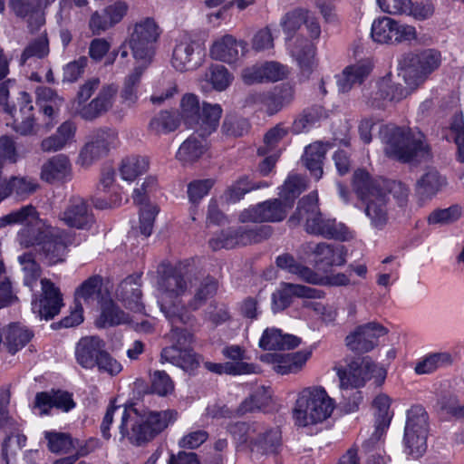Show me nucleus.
<instances>
[{"label":"nucleus","mask_w":464,"mask_h":464,"mask_svg":"<svg viewBox=\"0 0 464 464\" xmlns=\"http://www.w3.org/2000/svg\"><path fill=\"white\" fill-rule=\"evenodd\" d=\"M116 415L121 417L119 430L121 439H127L134 445L152 440L178 418V412L174 410L151 411L140 414L132 407L110 405L101 424L102 434L106 440L111 438L110 428Z\"/></svg>","instance_id":"obj_1"},{"label":"nucleus","mask_w":464,"mask_h":464,"mask_svg":"<svg viewBox=\"0 0 464 464\" xmlns=\"http://www.w3.org/2000/svg\"><path fill=\"white\" fill-rule=\"evenodd\" d=\"M353 189L363 203V212L371 227L376 231L384 230L392 219V211L383 181L371 177L363 169H357L353 178Z\"/></svg>","instance_id":"obj_2"},{"label":"nucleus","mask_w":464,"mask_h":464,"mask_svg":"<svg viewBox=\"0 0 464 464\" xmlns=\"http://www.w3.org/2000/svg\"><path fill=\"white\" fill-rule=\"evenodd\" d=\"M304 224V229L309 234L320 235L324 237L334 238L342 241L353 237V233L343 223H337L335 219L324 218L318 208V197L316 193H311L304 197L298 203L295 211L288 219L291 227Z\"/></svg>","instance_id":"obj_3"},{"label":"nucleus","mask_w":464,"mask_h":464,"mask_svg":"<svg viewBox=\"0 0 464 464\" xmlns=\"http://www.w3.org/2000/svg\"><path fill=\"white\" fill-rule=\"evenodd\" d=\"M385 154L402 162H410L424 158L429 153L421 132L395 124H383L379 130Z\"/></svg>","instance_id":"obj_4"},{"label":"nucleus","mask_w":464,"mask_h":464,"mask_svg":"<svg viewBox=\"0 0 464 464\" xmlns=\"http://www.w3.org/2000/svg\"><path fill=\"white\" fill-rule=\"evenodd\" d=\"M189 285V278L176 270L160 277L158 283L159 304L169 322L187 324L191 320V314L181 300Z\"/></svg>","instance_id":"obj_5"},{"label":"nucleus","mask_w":464,"mask_h":464,"mask_svg":"<svg viewBox=\"0 0 464 464\" xmlns=\"http://www.w3.org/2000/svg\"><path fill=\"white\" fill-rule=\"evenodd\" d=\"M336 403L322 386L303 389L293 411L295 424L300 427L314 425L331 417Z\"/></svg>","instance_id":"obj_6"},{"label":"nucleus","mask_w":464,"mask_h":464,"mask_svg":"<svg viewBox=\"0 0 464 464\" xmlns=\"http://www.w3.org/2000/svg\"><path fill=\"white\" fill-rule=\"evenodd\" d=\"M95 93L96 96L78 111L80 117L85 121H93L111 111L118 88L113 83L101 85V80L98 77H92L80 86L77 93L78 102H86Z\"/></svg>","instance_id":"obj_7"},{"label":"nucleus","mask_w":464,"mask_h":464,"mask_svg":"<svg viewBox=\"0 0 464 464\" xmlns=\"http://www.w3.org/2000/svg\"><path fill=\"white\" fill-rule=\"evenodd\" d=\"M236 440L246 444L252 452L261 455L275 454L281 445V431L277 427H267L258 422H240L231 426Z\"/></svg>","instance_id":"obj_8"},{"label":"nucleus","mask_w":464,"mask_h":464,"mask_svg":"<svg viewBox=\"0 0 464 464\" xmlns=\"http://www.w3.org/2000/svg\"><path fill=\"white\" fill-rule=\"evenodd\" d=\"M160 31L155 21L145 18L130 30L126 44L131 51L135 64L150 67L156 53V44Z\"/></svg>","instance_id":"obj_9"},{"label":"nucleus","mask_w":464,"mask_h":464,"mask_svg":"<svg viewBox=\"0 0 464 464\" xmlns=\"http://www.w3.org/2000/svg\"><path fill=\"white\" fill-rule=\"evenodd\" d=\"M337 376L342 391L360 389L373 379L377 386L382 385L387 376V371L374 362L370 357L357 358L347 366L337 369Z\"/></svg>","instance_id":"obj_10"},{"label":"nucleus","mask_w":464,"mask_h":464,"mask_svg":"<svg viewBox=\"0 0 464 464\" xmlns=\"http://www.w3.org/2000/svg\"><path fill=\"white\" fill-rule=\"evenodd\" d=\"M440 63L441 53L435 49L407 54L401 62L403 80L410 89H415L423 83Z\"/></svg>","instance_id":"obj_11"},{"label":"nucleus","mask_w":464,"mask_h":464,"mask_svg":"<svg viewBox=\"0 0 464 464\" xmlns=\"http://www.w3.org/2000/svg\"><path fill=\"white\" fill-rule=\"evenodd\" d=\"M119 145V134L116 130L111 128L99 129L92 132L90 140L80 151L78 164L88 168Z\"/></svg>","instance_id":"obj_12"},{"label":"nucleus","mask_w":464,"mask_h":464,"mask_svg":"<svg viewBox=\"0 0 464 464\" xmlns=\"http://www.w3.org/2000/svg\"><path fill=\"white\" fill-rule=\"evenodd\" d=\"M205 55V49L200 43L182 34L175 40L171 64L179 72L193 71L203 64Z\"/></svg>","instance_id":"obj_13"},{"label":"nucleus","mask_w":464,"mask_h":464,"mask_svg":"<svg viewBox=\"0 0 464 464\" xmlns=\"http://www.w3.org/2000/svg\"><path fill=\"white\" fill-rule=\"evenodd\" d=\"M387 328L376 322L367 323L355 327L346 337V346L354 353H366L372 351L380 337L386 335Z\"/></svg>","instance_id":"obj_14"},{"label":"nucleus","mask_w":464,"mask_h":464,"mask_svg":"<svg viewBox=\"0 0 464 464\" xmlns=\"http://www.w3.org/2000/svg\"><path fill=\"white\" fill-rule=\"evenodd\" d=\"M291 208V203L282 199H270L245 209L240 214L242 222H280Z\"/></svg>","instance_id":"obj_15"},{"label":"nucleus","mask_w":464,"mask_h":464,"mask_svg":"<svg viewBox=\"0 0 464 464\" xmlns=\"http://www.w3.org/2000/svg\"><path fill=\"white\" fill-rule=\"evenodd\" d=\"M246 43L237 40L231 34L216 38L209 47V55L213 60L232 64L244 55Z\"/></svg>","instance_id":"obj_16"},{"label":"nucleus","mask_w":464,"mask_h":464,"mask_svg":"<svg viewBox=\"0 0 464 464\" xmlns=\"http://www.w3.org/2000/svg\"><path fill=\"white\" fill-rule=\"evenodd\" d=\"M43 298L32 302V310L41 319L53 318L63 305L59 289L49 279L41 280Z\"/></svg>","instance_id":"obj_17"},{"label":"nucleus","mask_w":464,"mask_h":464,"mask_svg":"<svg viewBox=\"0 0 464 464\" xmlns=\"http://www.w3.org/2000/svg\"><path fill=\"white\" fill-rule=\"evenodd\" d=\"M51 231L40 246L49 264L55 265L64 260L67 247L73 243L74 236L53 227Z\"/></svg>","instance_id":"obj_18"},{"label":"nucleus","mask_w":464,"mask_h":464,"mask_svg":"<svg viewBox=\"0 0 464 464\" xmlns=\"http://www.w3.org/2000/svg\"><path fill=\"white\" fill-rule=\"evenodd\" d=\"M294 296L300 298L320 299L324 296L321 290L298 284L282 283L273 294V309L281 311L288 307Z\"/></svg>","instance_id":"obj_19"},{"label":"nucleus","mask_w":464,"mask_h":464,"mask_svg":"<svg viewBox=\"0 0 464 464\" xmlns=\"http://www.w3.org/2000/svg\"><path fill=\"white\" fill-rule=\"evenodd\" d=\"M127 12L128 5L126 3L115 2L107 5L102 13H93L89 21V28L93 34H101L119 24Z\"/></svg>","instance_id":"obj_20"},{"label":"nucleus","mask_w":464,"mask_h":464,"mask_svg":"<svg viewBox=\"0 0 464 464\" xmlns=\"http://www.w3.org/2000/svg\"><path fill=\"white\" fill-rule=\"evenodd\" d=\"M61 220L77 229H89L94 222L87 202L81 197H72L70 199L68 207L61 214Z\"/></svg>","instance_id":"obj_21"},{"label":"nucleus","mask_w":464,"mask_h":464,"mask_svg":"<svg viewBox=\"0 0 464 464\" xmlns=\"http://www.w3.org/2000/svg\"><path fill=\"white\" fill-rule=\"evenodd\" d=\"M106 347L105 342L98 336H85L75 347V359L79 365L92 370Z\"/></svg>","instance_id":"obj_22"},{"label":"nucleus","mask_w":464,"mask_h":464,"mask_svg":"<svg viewBox=\"0 0 464 464\" xmlns=\"http://www.w3.org/2000/svg\"><path fill=\"white\" fill-rule=\"evenodd\" d=\"M447 184L446 177L435 169H428L417 179L415 192L420 200H430L441 192Z\"/></svg>","instance_id":"obj_23"},{"label":"nucleus","mask_w":464,"mask_h":464,"mask_svg":"<svg viewBox=\"0 0 464 464\" xmlns=\"http://www.w3.org/2000/svg\"><path fill=\"white\" fill-rule=\"evenodd\" d=\"M72 177V166L64 154H58L47 160L42 166L41 178L47 182L68 181Z\"/></svg>","instance_id":"obj_24"},{"label":"nucleus","mask_w":464,"mask_h":464,"mask_svg":"<svg viewBox=\"0 0 464 464\" xmlns=\"http://www.w3.org/2000/svg\"><path fill=\"white\" fill-rule=\"evenodd\" d=\"M73 407L74 402L71 395L65 392H38L35 396L34 408L39 415L48 414L52 408L68 411Z\"/></svg>","instance_id":"obj_25"},{"label":"nucleus","mask_w":464,"mask_h":464,"mask_svg":"<svg viewBox=\"0 0 464 464\" xmlns=\"http://www.w3.org/2000/svg\"><path fill=\"white\" fill-rule=\"evenodd\" d=\"M76 125L71 121L62 123L55 133L41 141L44 152H55L64 149L75 141Z\"/></svg>","instance_id":"obj_26"},{"label":"nucleus","mask_w":464,"mask_h":464,"mask_svg":"<svg viewBox=\"0 0 464 464\" xmlns=\"http://www.w3.org/2000/svg\"><path fill=\"white\" fill-rule=\"evenodd\" d=\"M117 297L121 300L125 306L135 313H142L144 305L140 301L141 290L140 276H129L124 279L116 290Z\"/></svg>","instance_id":"obj_27"},{"label":"nucleus","mask_w":464,"mask_h":464,"mask_svg":"<svg viewBox=\"0 0 464 464\" xmlns=\"http://www.w3.org/2000/svg\"><path fill=\"white\" fill-rule=\"evenodd\" d=\"M149 67L135 64L133 69L126 75L120 92L121 102L129 108L137 105L140 99L139 88L141 78Z\"/></svg>","instance_id":"obj_28"},{"label":"nucleus","mask_w":464,"mask_h":464,"mask_svg":"<svg viewBox=\"0 0 464 464\" xmlns=\"http://www.w3.org/2000/svg\"><path fill=\"white\" fill-rule=\"evenodd\" d=\"M372 66L370 63L365 61L347 66L343 72L337 76L339 92H347L354 85L361 84L370 74Z\"/></svg>","instance_id":"obj_29"},{"label":"nucleus","mask_w":464,"mask_h":464,"mask_svg":"<svg viewBox=\"0 0 464 464\" xmlns=\"http://www.w3.org/2000/svg\"><path fill=\"white\" fill-rule=\"evenodd\" d=\"M223 110L218 103L203 102L199 119L194 127L201 137H206L213 133L218 126L222 116Z\"/></svg>","instance_id":"obj_30"},{"label":"nucleus","mask_w":464,"mask_h":464,"mask_svg":"<svg viewBox=\"0 0 464 464\" xmlns=\"http://www.w3.org/2000/svg\"><path fill=\"white\" fill-rule=\"evenodd\" d=\"M301 343V339L292 334H282L276 328L265 330L259 341V345L265 350L294 349Z\"/></svg>","instance_id":"obj_31"},{"label":"nucleus","mask_w":464,"mask_h":464,"mask_svg":"<svg viewBox=\"0 0 464 464\" xmlns=\"http://www.w3.org/2000/svg\"><path fill=\"white\" fill-rule=\"evenodd\" d=\"M52 227L48 226L38 217L35 220L25 225L18 233L17 240L24 247H30L35 245H41L43 240L47 237Z\"/></svg>","instance_id":"obj_32"},{"label":"nucleus","mask_w":464,"mask_h":464,"mask_svg":"<svg viewBox=\"0 0 464 464\" xmlns=\"http://www.w3.org/2000/svg\"><path fill=\"white\" fill-rule=\"evenodd\" d=\"M75 303L82 306H93L104 302L102 298V278L92 276L85 280L75 291Z\"/></svg>","instance_id":"obj_33"},{"label":"nucleus","mask_w":464,"mask_h":464,"mask_svg":"<svg viewBox=\"0 0 464 464\" xmlns=\"http://www.w3.org/2000/svg\"><path fill=\"white\" fill-rule=\"evenodd\" d=\"M372 406L375 411L373 437L375 440H378L385 434L392 418V413L390 411L391 400L385 394H379L373 400Z\"/></svg>","instance_id":"obj_34"},{"label":"nucleus","mask_w":464,"mask_h":464,"mask_svg":"<svg viewBox=\"0 0 464 464\" xmlns=\"http://www.w3.org/2000/svg\"><path fill=\"white\" fill-rule=\"evenodd\" d=\"M19 104L20 119L14 120L13 128L22 135L32 134L34 130L35 122L33 116L34 106L31 96L25 92H21Z\"/></svg>","instance_id":"obj_35"},{"label":"nucleus","mask_w":464,"mask_h":464,"mask_svg":"<svg viewBox=\"0 0 464 464\" xmlns=\"http://www.w3.org/2000/svg\"><path fill=\"white\" fill-rule=\"evenodd\" d=\"M150 159L144 155H129L122 159L119 171L122 179L134 181L139 176L148 171Z\"/></svg>","instance_id":"obj_36"},{"label":"nucleus","mask_w":464,"mask_h":464,"mask_svg":"<svg viewBox=\"0 0 464 464\" xmlns=\"http://www.w3.org/2000/svg\"><path fill=\"white\" fill-rule=\"evenodd\" d=\"M327 148L321 142H314L305 148L302 160L310 171L311 175L316 179L323 176V162L325 157Z\"/></svg>","instance_id":"obj_37"},{"label":"nucleus","mask_w":464,"mask_h":464,"mask_svg":"<svg viewBox=\"0 0 464 464\" xmlns=\"http://www.w3.org/2000/svg\"><path fill=\"white\" fill-rule=\"evenodd\" d=\"M206 150V140L191 135L179 146L176 158L183 164L192 163L198 160Z\"/></svg>","instance_id":"obj_38"},{"label":"nucleus","mask_w":464,"mask_h":464,"mask_svg":"<svg viewBox=\"0 0 464 464\" xmlns=\"http://www.w3.org/2000/svg\"><path fill=\"white\" fill-rule=\"evenodd\" d=\"M316 266H342L344 264L345 259L343 255L342 249L339 247H333L331 245L325 243L317 244L311 249Z\"/></svg>","instance_id":"obj_39"},{"label":"nucleus","mask_w":464,"mask_h":464,"mask_svg":"<svg viewBox=\"0 0 464 464\" xmlns=\"http://www.w3.org/2000/svg\"><path fill=\"white\" fill-rule=\"evenodd\" d=\"M453 361V355L449 352L430 353L416 364L415 372L418 374H429L440 368L451 365Z\"/></svg>","instance_id":"obj_40"},{"label":"nucleus","mask_w":464,"mask_h":464,"mask_svg":"<svg viewBox=\"0 0 464 464\" xmlns=\"http://www.w3.org/2000/svg\"><path fill=\"white\" fill-rule=\"evenodd\" d=\"M234 77L232 73L223 65L213 64L208 68L202 76V81L211 84V87L218 92L227 90L232 83Z\"/></svg>","instance_id":"obj_41"},{"label":"nucleus","mask_w":464,"mask_h":464,"mask_svg":"<svg viewBox=\"0 0 464 464\" xmlns=\"http://www.w3.org/2000/svg\"><path fill=\"white\" fill-rule=\"evenodd\" d=\"M33 337V333L18 324H10L6 330L5 345L12 354L22 349Z\"/></svg>","instance_id":"obj_42"},{"label":"nucleus","mask_w":464,"mask_h":464,"mask_svg":"<svg viewBox=\"0 0 464 464\" xmlns=\"http://www.w3.org/2000/svg\"><path fill=\"white\" fill-rule=\"evenodd\" d=\"M179 126L176 115L168 111H160L155 114L148 124V131L154 135L168 134Z\"/></svg>","instance_id":"obj_43"},{"label":"nucleus","mask_w":464,"mask_h":464,"mask_svg":"<svg viewBox=\"0 0 464 464\" xmlns=\"http://www.w3.org/2000/svg\"><path fill=\"white\" fill-rule=\"evenodd\" d=\"M314 53V44L307 41H300L292 50V54L304 74L308 75L315 66Z\"/></svg>","instance_id":"obj_44"},{"label":"nucleus","mask_w":464,"mask_h":464,"mask_svg":"<svg viewBox=\"0 0 464 464\" xmlns=\"http://www.w3.org/2000/svg\"><path fill=\"white\" fill-rule=\"evenodd\" d=\"M201 105L198 97L192 93L185 94L180 101L179 116L188 126L194 128L199 119Z\"/></svg>","instance_id":"obj_45"},{"label":"nucleus","mask_w":464,"mask_h":464,"mask_svg":"<svg viewBox=\"0 0 464 464\" xmlns=\"http://www.w3.org/2000/svg\"><path fill=\"white\" fill-rule=\"evenodd\" d=\"M246 102L256 111L272 116L282 110L276 94L273 92L252 93L248 96Z\"/></svg>","instance_id":"obj_46"},{"label":"nucleus","mask_w":464,"mask_h":464,"mask_svg":"<svg viewBox=\"0 0 464 464\" xmlns=\"http://www.w3.org/2000/svg\"><path fill=\"white\" fill-rule=\"evenodd\" d=\"M205 368L216 373L225 372L228 374H250L260 372L259 367L246 362L226 363L206 362Z\"/></svg>","instance_id":"obj_47"},{"label":"nucleus","mask_w":464,"mask_h":464,"mask_svg":"<svg viewBox=\"0 0 464 464\" xmlns=\"http://www.w3.org/2000/svg\"><path fill=\"white\" fill-rule=\"evenodd\" d=\"M395 20L382 16L375 19L372 24V37L380 44H393Z\"/></svg>","instance_id":"obj_48"},{"label":"nucleus","mask_w":464,"mask_h":464,"mask_svg":"<svg viewBox=\"0 0 464 464\" xmlns=\"http://www.w3.org/2000/svg\"><path fill=\"white\" fill-rule=\"evenodd\" d=\"M129 323V316L119 309L111 300L102 303V314L98 324L102 327Z\"/></svg>","instance_id":"obj_49"},{"label":"nucleus","mask_w":464,"mask_h":464,"mask_svg":"<svg viewBox=\"0 0 464 464\" xmlns=\"http://www.w3.org/2000/svg\"><path fill=\"white\" fill-rule=\"evenodd\" d=\"M405 430L409 436L412 435V432L427 435L428 416L421 406H413L408 411Z\"/></svg>","instance_id":"obj_50"},{"label":"nucleus","mask_w":464,"mask_h":464,"mask_svg":"<svg viewBox=\"0 0 464 464\" xmlns=\"http://www.w3.org/2000/svg\"><path fill=\"white\" fill-rule=\"evenodd\" d=\"M462 209L458 205H452L447 208H438L430 212L427 218L430 225L446 226L456 222L460 218Z\"/></svg>","instance_id":"obj_51"},{"label":"nucleus","mask_w":464,"mask_h":464,"mask_svg":"<svg viewBox=\"0 0 464 464\" xmlns=\"http://www.w3.org/2000/svg\"><path fill=\"white\" fill-rule=\"evenodd\" d=\"M267 186L266 182L251 183L246 177H242L227 188L226 198L229 202H237L247 192Z\"/></svg>","instance_id":"obj_52"},{"label":"nucleus","mask_w":464,"mask_h":464,"mask_svg":"<svg viewBox=\"0 0 464 464\" xmlns=\"http://www.w3.org/2000/svg\"><path fill=\"white\" fill-rule=\"evenodd\" d=\"M218 289V282L211 277L203 279L197 289L194 297L189 301L188 307L191 310H198L207 299L212 297Z\"/></svg>","instance_id":"obj_53"},{"label":"nucleus","mask_w":464,"mask_h":464,"mask_svg":"<svg viewBox=\"0 0 464 464\" xmlns=\"http://www.w3.org/2000/svg\"><path fill=\"white\" fill-rule=\"evenodd\" d=\"M37 212L32 206H25L17 210L12 211L0 218V228L15 224L27 225L35 220Z\"/></svg>","instance_id":"obj_54"},{"label":"nucleus","mask_w":464,"mask_h":464,"mask_svg":"<svg viewBox=\"0 0 464 464\" xmlns=\"http://www.w3.org/2000/svg\"><path fill=\"white\" fill-rule=\"evenodd\" d=\"M178 92L177 84L165 78L160 79L154 85L150 101L154 105H160Z\"/></svg>","instance_id":"obj_55"},{"label":"nucleus","mask_w":464,"mask_h":464,"mask_svg":"<svg viewBox=\"0 0 464 464\" xmlns=\"http://www.w3.org/2000/svg\"><path fill=\"white\" fill-rule=\"evenodd\" d=\"M140 206V233L146 237L150 236L153 229L156 216L159 213L157 205L150 203L149 200Z\"/></svg>","instance_id":"obj_56"},{"label":"nucleus","mask_w":464,"mask_h":464,"mask_svg":"<svg viewBox=\"0 0 464 464\" xmlns=\"http://www.w3.org/2000/svg\"><path fill=\"white\" fill-rule=\"evenodd\" d=\"M305 189V181L303 178L293 175L290 176L280 190V197L284 198L285 203H291V207L293 206L294 199Z\"/></svg>","instance_id":"obj_57"},{"label":"nucleus","mask_w":464,"mask_h":464,"mask_svg":"<svg viewBox=\"0 0 464 464\" xmlns=\"http://www.w3.org/2000/svg\"><path fill=\"white\" fill-rule=\"evenodd\" d=\"M450 138L457 147V158L464 162V121L461 115H455L450 126Z\"/></svg>","instance_id":"obj_58"},{"label":"nucleus","mask_w":464,"mask_h":464,"mask_svg":"<svg viewBox=\"0 0 464 464\" xmlns=\"http://www.w3.org/2000/svg\"><path fill=\"white\" fill-rule=\"evenodd\" d=\"M248 121L240 117L227 115L221 126V132L227 137H239L247 132Z\"/></svg>","instance_id":"obj_59"},{"label":"nucleus","mask_w":464,"mask_h":464,"mask_svg":"<svg viewBox=\"0 0 464 464\" xmlns=\"http://www.w3.org/2000/svg\"><path fill=\"white\" fill-rule=\"evenodd\" d=\"M44 437L49 450L53 453H67L73 448L72 439L65 433L45 431Z\"/></svg>","instance_id":"obj_60"},{"label":"nucleus","mask_w":464,"mask_h":464,"mask_svg":"<svg viewBox=\"0 0 464 464\" xmlns=\"http://www.w3.org/2000/svg\"><path fill=\"white\" fill-rule=\"evenodd\" d=\"M193 321V316L191 315V320L187 323H175L171 324V330L170 332L166 335L167 339L173 344L177 345L179 348L182 349H188V346L191 343L193 335L192 334L188 331L186 328L179 327V325H187L190 324Z\"/></svg>","instance_id":"obj_61"},{"label":"nucleus","mask_w":464,"mask_h":464,"mask_svg":"<svg viewBox=\"0 0 464 464\" xmlns=\"http://www.w3.org/2000/svg\"><path fill=\"white\" fill-rule=\"evenodd\" d=\"M150 382L152 392L160 396H167L174 391V382L164 371L153 372Z\"/></svg>","instance_id":"obj_62"},{"label":"nucleus","mask_w":464,"mask_h":464,"mask_svg":"<svg viewBox=\"0 0 464 464\" xmlns=\"http://www.w3.org/2000/svg\"><path fill=\"white\" fill-rule=\"evenodd\" d=\"M19 263L24 272V284L33 288L40 276V266L34 260L32 255L24 254L18 257Z\"/></svg>","instance_id":"obj_63"},{"label":"nucleus","mask_w":464,"mask_h":464,"mask_svg":"<svg viewBox=\"0 0 464 464\" xmlns=\"http://www.w3.org/2000/svg\"><path fill=\"white\" fill-rule=\"evenodd\" d=\"M261 361L270 364L279 374L294 373L289 354L266 353L261 356Z\"/></svg>","instance_id":"obj_64"}]
</instances>
